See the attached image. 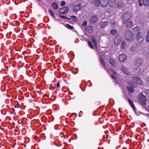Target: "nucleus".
<instances>
[{
    "label": "nucleus",
    "instance_id": "obj_1",
    "mask_svg": "<svg viewBox=\"0 0 149 149\" xmlns=\"http://www.w3.org/2000/svg\"><path fill=\"white\" fill-rule=\"evenodd\" d=\"M108 0H92L91 3L94 4L97 7H99L100 6L102 7H104L107 6Z\"/></svg>",
    "mask_w": 149,
    "mask_h": 149
},
{
    "label": "nucleus",
    "instance_id": "obj_2",
    "mask_svg": "<svg viewBox=\"0 0 149 149\" xmlns=\"http://www.w3.org/2000/svg\"><path fill=\"white\" fill-rule=\"evenodd\" d=\"M125 36L127 41L129 42H131L134 39L132 33L129 30H127L125 31Z\"/></svg>",
    "mask_w": 149,
    "mask_h": 149
},
{
    "label": "nucleus",
    "instance_id": "obj_3",
    "mask_svg": "<svg viewBox=\"0 0 149 149\" xmlns=\"http://www.w3.org/2000/svg\"><path fill=\"white\" fill-rule=\"evenodd\" d=\"M139 101L140 104L143 106H144L146 105V96L143 94H140L139 96Z\"/></svg>",
    "mask_w": 149,
    "mask_h": 149
},
{
    "label": "nucleus",
    "instance_id": "obj_4",
    "mask_svg": "<svg viewBox=\"0 0 149 149\" xmlns=\"http://www.w3.org/2000/svg\"><path fill=\"white\" fill-rule=\"evenodd\" d=\"M131 17V14L129 13H125L122 17V20L123 23L124 24H125L127 22V21L130 19Z\"/></svg>",
    "mask_w": 149,
    "mask_h": 149
},
{
    "label": "nucleus",
    "instance_id": "obj_5",
    "mask_svg": "<svg viewBox=\"0 0 149 149\" xmlns=\"http://www.w3.org/2000/svg\"><path fill=\"white\" fill-rule=\"evenodd\" d=\"M121 40V36L120 35H117L115 38L114 41L115 45H118L120 43Z\"/></svg>",
    "mask_w": 149,
    "mask_h": 149
},
{
    "label": "nucleus",
    "instance_id": "obj_6",
    "mask_svg": "<svg viewBox=\"0 0 149 149\" xmlns=\"http://www.w3.org/2000/svg\"><path fill=\"white\" fill-rule=\"evenodd\" d=\"M68 11V8L67 7H65L60 8L59 10V12L61 14H65Z\"/></svg>",
    "mask_w": 149,
    "mask_h": 149
},
{
    "label": "nucleus",
    "instance_id": "obj_7",
    "mask_svg": "<svg viewBox=\"0 0 149 149\" xmlns=\"http://www.w3.org/2000/svg\"><path fill=\"white\" fill-rule=\"evenodd\" d=\"M133 81L135 83H138L141 85H142L143 84L141 79L138 77H133Z\"/></svg>",
    "mask_w": 149,
    "mask_h": 149
},
{
    "label": "nucleus",
    "instance_id": "obj_8",
    "mask_svg": "<svg viewBox=\"0 0 149 149\" xmlns=\"http://www.w3.org/2000/svg\"><path fill=\"white\" fill-rule=\"evenodd\" d=\"M143 60L140 58H137L135 61V64L137 66H140L141 65L143 62Z\"/></svg>",
    "mask_w": 149,
    "mask_h": 149
},
{
    "label": "nucleus",
    "instance_id": "obj_9",
    "mask_svg": "<svg viewBox=\"0 0 149 149\" xmlns=\"http://www.w3.org/2000/svg\"><path fill=\"white\" fill-rule=\"evenodd\" d=\"M116 3V0H109L108 5L110 7H113Z\"/></svg>",
    "mask_w": 149,
    "mask_h": 149
},
{
    "label": "nucleus",
    "instance_id": "obj_10",
    "mask_svg": "<svg viewBox=\"0 0 149 149\" xmlns=\"http://www.w3.org/2000/svg\"><path fill=\"white\" fill-rule=\"evenodd\" d=\"M140 27L139 26H136L133 29V32L134 34H137L140 32Z\"/></svg>",
    "mask_w": 149,
    "mask_h": 149
},
{
    "label": "nucleus",
    "instance_id": "obj_11",
    "mask_svg": "<svg viewBox=\"0 0 149 149\" xmlns=\"http://www.w3.org/2000/svg\"><path fill=\"white\" fill-rule=\"evenodd\" d=\"M127 58L126 56L124 54H123L120 55L118 57V59L121 62L124 61Z\"/></svg>",
    "mask_w": 149,
    "mask_h": 149
},
{
    "label": "nucleus",
    "instance_id": "obj_12",
    "mask_svg": "<svg viewBox=\"0 0 149 149\" xmlns=\"http://www.w3.org/2000/svg\"><path fill=\"white\" fill-rule=\"evenodd\" d=\"M128 84L129 86L130 85L132 86H130V87L127 86V88L130 92L133 93L134 92V90L132 87V85H134V84H133L132 82V84H131L130 82H129L128 83Z\"/></svg>",
    "mask_w": 149,
    "mask_h": 149
},
{
    "label": "nucleus",
    "instance_id": "obj_13",
    "mask_svg": "<svg viewBox=\"0 0 149 149\" xmlns=\"http://www.w3.org/2000/svg\"><path fill=\"white\" fill-rule=\"evenodd\" d=\"M121 69L122 71L125 74H130V72L128 71L127 68H126V67L124 66H122L121 67Z\"/></svg>",
    "mask_w": 149,
    "mask_h": 149
},
{
    "label": "nucleus",
    "instance_id": "obj_14",
    "mask_svg": "<svg viewBox=\"0 0 149 149\" xmlns=\"http://www.w3.org/2000/svg\"><path fill=\"white\" fill-rule=\"evenodd\" d=\"M81 6V4H78L75 5L74 7V11L75 12H77L79 11L80 10Z\"/></svg>",
    "mask_w": 149,
    "mask_h": 149
},
{
    "label": "nucleus",
    "instance_id": "obj_15",
    "mask_svg": "<svg viewBox=\"0 0 149 149\" xmlns=\"http://www.w3.org/2000/svg\"><path fill=\"white\" fill-rule=\"evenodd\" d=\"M86 30L88 32L91 33L93 31V27L90 26H86L85 27Z\"/></svg>",
    "mask_w": 149,
    "mask_h": 149
},
{
    "label": "nucleus",
    "instance_id": "obj_16",
    "mask_svg": "<svg viewBox=\"0 0 149 149\" xmlns=\"http://www.w3.org/2000/svg\"><path fill=\"white\" fill-rule=\"evenodd\" d=\"M91 22L92 23H94L97 20V17L96 15H93L91 19Z\"/></svg>",
    "mask_w": 149,
    "mask_h": 149
},
{
    "label": "nucleus",
    "instance_id": "obj_17",
    "mask_svg": "<svg viewBox=\"0 0 149 149\" xmlns=\"http://www.w3.org/2000/svg\"><path fill=\"white\" fill-rule=\"evenodd\" d=\"M108 22H101L100 23V26L101 28H103L105 27L108 24Z\"/></svg>",
    "mask_w": 149,
    "mask_h": 149
},
{
    "label": "nucleus",
    "instance_id": "obj_18",
    "mask_svg": "<svg viewBox=\"0 0 149 149\" xmlns=\"http://www.w3.org/2000/svg\"><path fill=\"white\" fill-rule=\"evenodd\" d=\"M118 8H121L122 7L124 6L125 5V4L123 2L119 1L116 4Z\"/></svg>",
    "mask_w": 149,
    "mask_h": 149
},
{
    "label": "nucleus",
    "instance_id": "obj_19",
    "mask_svg": "<svg viewBox=\"0 0 149 149\" xmlns=\"http://www.w3.org/2000/svg\"><path fill=\"white\" fill-rule=\"evenodd\" d=\"M133 24V22L132 21H128L126 24V26L127 28H130L132 26Z\"/></svg>",
    "mask_w": 149,
    "mask_h": 149
},
{
    "label": "nucleus",
    "instance_id": "obj_20",
    "mask_svg": "<svg viewBox=\"0 0 149 149\" xmlns=\"http://www.w3.org/2000/svg\"><path fill=\"white\" fill-rule=\"evenodd\" d=\"M110 63L113 66H116V61L110 58L109 59Z\"/></svg>",
    "mask_w": 149,
    "mask_h": 149
},
{
    "label": "nucleus",
    "instance_id": "obj_21",
    "mask_svg": "<svg viewBox=\"0 0 149 149\" xmlns=\"http://www.w3.org/2000/svg\"><path fill=\"white\" fill-rule=\"evenodd\" d=\"M128 102L131 106V107L134 110L135 109V106L134 105L133 103L132 102V100L130 99H129Z\"/></svg>",
    "mask_w": 149,
    "mask_h": 149
},
{
    "label": "nucleus",
    "instance_id": "obj_22",
    "mask_svg": "<svg viewBox=\"0 0 149 149\" xmlns=\"http://www.w3.org/2000/svg\"><path fill=\"white\" fill-rule=\"evenodd\" d=\"M142 37V35L141 33L139 32L136 34V39L137 40H139L140 38H141Z\"/></svg>",
    "mask_w": 149,
    "mask_h": 149
},
{
    "label": "nucleus",
    "instance_id": "obj_23",
    "mask_svg": "<svg viewBox=\"0 0 149 149\" xmlns=\"http://www.w3.org/2000/svg\"><path fill=\"white\" fill-rule=\"evenodd\" d=\"M92 40L94 46H96L97 45V44L96 39L94 37H92Z\"/></svg>",
    "mask_w": 149,
    "mask_h": 149
},
{
    "label": "nucleus",
    "instance_id": "obj_24",
    "mask_svg": "<svg viewBox=\"0 0 149 149\" xmlns=\"http://www.w3.org/2000/svg\"><path fill=\"white\" fill-rule=\"evenodd\" d=\"M143 3L144 5L146 6H149V2L148 0H143Z\"/></svg>",
    "mask_w": 149,
    "mask_h": 149
},
{
    "label": "nucleus",
    "instance_id": "obj_25",
    "mask_svg": "<svg viewBox=\"0 0 149 149\" xmlns=\"http://www.w3.org/2000/svg\"><path fill=\"white\" fill-rule=\"evenodd\" d=\"M145 39L147 42H149V29L147 31V35Z\"/></svg>",
    "mask_w": 149,
    "mask_h": 149
},
{
    "label": "nucleus",
    "instance_id": "obj_26",
    "mask_svg": "<svg viewBox=\"0 0 149 149\" xmlns=\"http://www.w3.org/2000/svg\"><path fill=\"white\" fill-rule=\"evenodd\" d=\"M65 26L67 29H73V27L71 26L68 24H66L65 25Z\"/></svg>",
    "mask_w": 149,
    "mask_h": 149
},
{
    "label": "nucleus",
    "instance_id": "obj_27",
    "mask_svg": "<svg viewBox=\"0 0 149 149\" xmlns=\"http://www.w3.org/2000/svg\"><path fill=\"white\" fill-rule=\"evenodd\" d=\"M126 46V42L125 41H123L121 44V47L123 49L125 48Z\"/></svg>",
    "mask_w": 149,
    "mask_h": 149
},
{
    "label": "nucleus",
    "instance_id": "obj_28",
    "mask_svg": "<svg viewBox=\"0 0 149 149\" xmlns=\"http://www.w3.org/2000/svg\"><path fill=\"white\" fill-rule=\"evenodd\" d=\"M52 6L53 8L55 10H56L58 8V6L56 3H53L52 4Z\"/></svg>",
    "mask_w": 149,
    "mask_h": 149
},
{
    "label": "nucleus",
    "instance_id": "obj_29",
    "mask_svg": "<svg viewBox=\"0 0 149 149\" xmlns=\"http://www.w3.org/2000/svg\"><path fill=\"white\" fill-rule=\"evenodd\" d=\"M117 33V31L115 29H112L110 32V34L114 35L116 34Z\"/></svg>",
    "mask_w": 149,
    "mask_h": 149
},
{
    "label": "nucleus",
    "instance_id": "obj_30",
    "mask_svg": "<svg viewBox=\"0 0 149 149\" xmlns=\"http://www.w3.org/2000/svg\"><path fill=\"white\" fill-rule=\"evenodd\" d=\"M48 12L49 13L50 15L52 17L54 18H55V16L54 15V14L53 12L51 10H48Z\"/></svg>",
    "mask_w": 149,
    "mask_h": 149
},
{
    "label": "nucleus",
    "instance_id": "obj_31",
    "mask_svg": "<svg viewBox=\"0 0 149 149\" xmlns=\"http://www.w3.org/2000/svg\"><path fill=\"white\" fill-rule=\"evenodd\" d=\"M141 69L139 68H135L134 70V72L136 73H139L140 72Z\"/></svg>",
    "mask_w": 149,
    "mask_h": 149
},
{
    "label": "nucleus",
    "instance_id": "obj_32",
    "mask_svg": "<svg viewBox=\"0 0 149 149\" xmlns=\"http://www.w3.org/2000/svg\"><path fill=\"white\" fill-rule=\"evenodd\" d=\"M88 45L89 46V47L92 49H93L94 47H93V46L92 45V42L91 41H88Z\"/></svg>",
    "mask_w": 149,
    "mask_h": 149
},
{
    "label": "nucleus",
    "instance_id": "obj_33",
    "mask_svg": "<svg viewBox=\"0 0 149 149\" xmlns=\"http://www.w3.org/2000/svg\"><path fill=\"white\" fill-rule=\"evenodd\" d=\"M70 18L71 19L74 21H76L77 20V17L74 16H71Z\"/></svg>",
    "mask_w": 149,
    "mask_h": 149
},
{
    "label": "nucleus",
    "instance_id": "obj_34",
    "mask_svg": "<svg viewBox=\"0 0 149 149\" xmlns=\"http://www.w3.org/2000/svg\"><path fill=\"white\" fill-rule=\"evenodd\" d=\"M100 61L102 65H105V62L104 61V59L103 58H100Z\"/></svg>",
    "mask_w": 149,
    "mask_h": 149
},
{
    "label": "nucleus",
    "instance_id": "obj_35",
    "mask_svg": "<svg viewBox=\"0 0 149 149\" xmlns=\"http://www.w3.org/2000/svg\"><path fill=\"white\" fill-rule=\"evenodd\" d=\"M116 22L115 21H113L111 22V24L113 26V27L114 26L116 25Z\"/></svg>",
    "mask_w": 149,
    "mask_h": 149
},
{
    "label": "nucleus",
    "instance_id": "obj_36",
    "mask_svg": "<svg viewBox=\"0 0 149 149\" xmlns=\"http://www.w3.org/2000/svg\"><path fill=\"white\" fill-rule=\"evenodd\" d=\"M87 24V22H86V21H84L83 22L82 24V26H84L86 25Z\"/></svg>",
    "mask_w": 149,
    "mask_h": 149
},
{
    "label": "nucleus",
    "instance_id": "obj_37",
    "mask_svg": "<svg viewBox=\"0 0 149 149\" xmlns=\"http://www.w3.org/2000/svg\"><path fill=\"white\" fill-rule=\"evenodd\" d=\"M61 4L62 6H64L65 4V2L64 1H62L61 2Z\"/></svg>",
    "mask_w": 149,
    "mask_h": 149
},
{
    "label": "nucleus",
    "instance_id": "obj_38",
    "mask_svg": "<svg viewBox=\"0 0 149 149\" xmlns=\"http://www.w3.org/2000/svg\"><path fill=\"white\" fill-rule=\"evenodd\" d=\"M146 82L149 85V78H148L146 79Z\"/></svg>",
    "mask_w": 149,
    "mask_h": 149
},
{
    "label": "nucleus",
    "instance_id": "obj_39",
    "mask_svg": "<svg viewBox=\"0 0 149 149\" xmlns=\"http://www.w3.org/2000/svg\"><path fill=\"white\" fill-rule=\"evenodd\" d=\"M112 72L115 75H117L116 73L114 70H112Z\"/></svg>",
    "mask_w": 149,
    "mask_h": 149
},
{
    "label": "nucleus",
    "instance_id": "obj_40",
    "mask_svg": "<svg viewBox=\"0 0 149 149\" xmlns=\"http://www.w3.org/2000/svg\"><path fill=\"white\" fill-rule=\"evenodd\" d=\"M135 49V47H132L131 48V50L132 51H133Z\"/></svg>",
    "mask_w": 149,
    "mask_h": 149
},
{
    "label": "nucleus",
    "instance_id": "obj_41",
    "mask_svg": "<svg viewBox=\"0 0 149 149\" xmlns=\"http://www.w3.org/2000/svg\"><path fill=\"white\" fill-rule=\"evenodd\" d=\"M60 17H61L63 18H65V17L64 16H63L61 15H60Z\"/></svg>",
    "mask_w": 149,
    "mask_h": 149
},
{
    "label": "nucleus",
    "instance_id": "obj_42",
    "mask_svg": "<svg viewBox=\"0 0 149 149\" xmlns=\"http://www.w3.org/2000/svg\"><path fill=\"white\" fill-rule=\"evenodd\" d=\"M57 87H59V83L58 82L57 84Z\"/></svg>",
    "mask_w": 149,
    "mask_h": 149
},
{
    "label": "nucleus",
    "instance_id": "obj_43",
    "mask_svg": "<svg viewBox=\"0 0 149 149\" xmlns=\"http://www.w3.org/2000/svg\"><path fill=\"white\" fill-rule=\"evenodd\" d=\"M19 104H17L16 106H15V108H19Z\"/></svg>",
    "mask_w": 149,
    "mask_h": 149
},
{
    "label": "nucleus",
    "instance_id": "obj_44",
    "mask_svg": "<svg viewBox=\"0 0 149 149\" xmlns=\"http://www.w3.org/2000/svg\"><path fill=\"white\" fill-rule=\"evenodd\" d=\"M111 76H112V77L114 79H116V77H114V75H111Z\"/></svg>",
    "mask_w": 149,
    "mask_h": 149
},
{
    "label": "nucleus",
    "instance_id": "obj_45",
    "mask_svg": "<svg viewBox=\"0 0 149 149\" xmlns=\"http://www.w3.org/2000/svg\"><path fill=\"white\" fill-rule=\"evenodd\" d=\"M142 3H140V2L139 3V6H142Z\"/></svg>",
    "mask_w": 149,
    "mask_h": 149
},
{
    "label": "nucleus",
    "instance_id": "obj_46",
    "mask_svg": "<svg viewBox=\"0 0 149 149\" xmlns=\"http://www.w3.org/2000/svg\"><path fill=\"white\" fill-rule=\"evenodd\" d=\"M141 0H139V3H140V1H141Z\"/></svg>",
    "mask_w": 149,
    "mask_h": 149
}]
</instances>
